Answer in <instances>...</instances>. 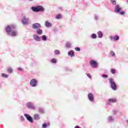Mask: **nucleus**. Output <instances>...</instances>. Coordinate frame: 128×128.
Listing matches in <instances>:
<instances>
[{
    "label": "nucleus",
    "mask_w": 128,
    "mask_h": 128,
    "mask_svg": "<svg viewBox=\"0 0 128 128\" xmlns=\"http://www.w3.org/2000/svg\"><path fill=\"white\" fill-rule=\"evenodd\" d=\"M40 114H35L34 115V120H40Z\"/></svg>",
    "instance_id": "obj_18"
},
{
    "label": "nucleus",
    "mask_w": 128,
    "mask_h": 128,
    "mask_svg": "<svg viewBox=\"0 0 128 128\" xmlns=\"http://www.w3.org/2000/svg\"><path fill=\"white\" fill-rule=\"evenodd\" d=\"M42 28V25L40 24V23H35L32 24V28L33 30H38V28Z\"/></svg>",
    "instance_id": "obj_9"
},
{
    "label": "nucleus",
    "mask_w": 128,
    "mask_h": 128,
    "mask_svg": "<svg viewBox=\"0 0 128 128\" xmlns=\"http://www.w3.org/2000/svg\"><path fill=\"white\" fill-rule=\"evenodd\" d=\"M75 50H76V52H80V48L78 47L75 48Z\"/></svg>",
    "instance_id": "obj_33"
},
{
    "label": "nucleus",
    "mask_w": 128,
    "mask_h": 128,
    "mask_svg": "<svg viewBox=\"0 0 128 128\" xmlns=\"http://www.w3.org/2000/svg\"><path fill=\"white\" fill-rule=\"evenodd\" d=\"M45 26L47 28H50V26H52V24L48 22H45Z\"/></svg>",
    "instance_id": "obj_21"
},
{
    "label": "nucleus",
    "mask_w": 128,
    "mask_h": 128,
    "mask_svg": "<svg viewBox=\"0 0 128 128\" xmlns=\"http://www.w3.org/2000/svg\"><path fill=\"white\" fill-rule=\"evenodd\" d=\"M88 98L90 100V102H94V96H92V93H90L88 94Z\"/></svg>",
    "instance_id": "obj_15"
},
{
    "label": "nucleus",
    "mask_w": 128,
    "mask_h": 128,
    "mask_svg": "<svg viewBox=\"0 0 128 128\" xmlns=\"http://www.w3.org/2000/svg\"><path fill=\"white\" fill-rule=\"evenodd\" d=\"M100 44H102V43H100Z\"/></svg>",
    "instance_id": "obj_43"
},
{
    "label": "nucleus",
    "mask_w": 128,
    "mask_h": 128,
    "mask_svg": "<svg viewBox=\"0 0 128 128\" xmlns=\"http://www.w3.org/2000/svg\"><path fill=\"white\" fill-rule=\"evenodd\" d=\"M102 78H108V75L104 74L102 76Z\"/></svg>",
    "instance_id": "obj_35"
},
{
    "label": "nucleus",
    "mask_w": 128,
    "mask_h": 128,
    "mask_svg": "<svg viewBox=\"0 0 128 128\" xmlns=\"http://www.w3.org/2000/svg\"><path fill=\"white\" fill-rule=\"evenodd\" d=\"M48 126V124H46V123H44L42 126V127L43 128H46V127Z\"/></svg>",
    "instance_id": "obj_34"
},
{
    "label": "nucleus",
    "mask_w": 128,
    "mask_h": 128,
    "mask_svg": "<svg viewBox=\"0 0 128 128\" xmlns=\"http://www.w3.org/2000/svg\"><path fill=\"white\" fill-rule=\"evenodd\" d=\"M107 120L108 122H114V116H110L107 118Z\"/></svg>",
    "instance_id": "obj_13"
},
{
    "label": "nucleus",
    "mask_w": 128,
    "mask_h": 128,
    "mask_svg": "<svg viewBox=\"0 0 128 128\" xmlns=\"http://www.w3.org/2000/svg\"><path fill=\"white\" fill-rule=\"evenodd\" d=\"M66 47H67L68 48H72V44H70V42H67L66 43Z\"/></svg>",
    "instance_id": "obj_24"
},
{
    "label": "nucleus",
    "mask_w": 128,
    "mask_h": 128,
    "mask_svg": "<svg viewBox=\"0 0 128 128\" xmlns=\"http://www.w3.org/2000/svg\"><path fill=\"white\" fill-rule=\"evenodd\" d=\"M51 62H52V64H56V60L55 58H53L51 60Z\"/></svg>",
    "instance_id": "obj_31"
},
{
    "label": "nucleus",
    "mask_w": 128,
    "mask_h": 128,
    "mask_svg": "<svg viewBox=\"0 0 128 128\" xmlns=\"http://www.w3.org/2000/svg\"><path fill=\"white\" fill-rule=\"evenodd\" d=\"M112 112H113V114H116L118 112L116 110H113Z\"/></svg>",
    "instance_id": "obj_39"
},
{
    "label": "nucleus",
    "mask_w": 128,
    "mask_h": 128,
    "mask_svg": "<svg viewBox=\"0 0 128 128\" xmlns=\"http://www.w3.org/2000/svg\"><path fill=\"white\" fill-rule=\"evenodd\" d=\"M68 56L72 58L74 56V52L72 50H70L68 52Z\"/></svg>",
    "instance_id": "obj_19"
},
{
    "label": "nucleus",
    "mask_w": 128,
    "mask_h": 128,
    "mask_svg": "<svg viewBox=\"0 0 128 128\" xmlns=\"http://www.w3.org/2000/svg\"><path fill=\"white\" fill-rule=\"evenodd\" d=\"M33 38L34 40H36V42H40V40H42V38L38 34H34Z\"/></svg>",
    "instance_id": "obj_12"
},
{
    "label": "nucleus",
    "mask_w": 128,
    "mask_h": 128,
    "mask_svg": "<svg viewBox=\"0 0 128 128\" xmlns=\"http://www.w3.org/2000/svg\"><path fill=\"white\" fill-rule=\"evenodd\" d=\"M38 84V80H36L35 78H33L30 81V86H32V88H36V86H37Z\"/></svg>",
    "instance_id": "obj_6"
},
{
    "label": "nucleus",
    "mask_w": 128,
    "mask_h": 128,
    "mask_svg": "<svg viewBox=\"0 0 128 128\" xmlns=\"http://www.w3.org/2000/svg\"><path fill=\"white\" fill-rule=\"evenodd\" d=\"M31 10L35 12H44V8L42 6H32Z\"/></svg>",
    "instance_id": "obj_3"
},
{
    "label": "nucleus",
    "mask_w": 128,
    "mask_h": 128,
    "mask_svg": "<svg viewBox=\"0 0 128 128\" xmlns=\"http://www.w3.org/2000/svg\"><path fill=\"white\" fill-rule=\"evenodd\" d=\"M87 76H88V78H92V76H90V74H86Z\"/></svg>",
    "instance_id": "obj_38"
},
{
    "label": "nucleus",
    "mask_w": 128,
    "mask_h": 128,
    "mask_svg": "<svg viewBox=\"0 0 128 128\" xmlns=\"http://www.w3.org/2000/svg\"><path fill=\"white\" fill-rule=\"evenodd\" d=\"M2 78H8V75L4 73H2Z\"/></svg>",
    "instance_id": "obj_25"
},
{
    "label": "nucleus",
    "mask_w": 128,
    "mask_h": 128,
    "mask_svg": "<svg viewBox=\"0 0 128 128\" xmlns=\"http://www.w3.org/2000/svg\"><path fill=\"white\" fill-rule=\"evenodd\" d=\"M16 25L8 26L6 28L5 30L7 32L8 36H16L18 34V32L16 30Z\"/></svg>",
    "instance_id": "obj_1"
},
{
    "label": "nucleus",
    "mask_w": 128,
    "mask_h": 128,
    "mask_svg": "<svg viewBox=\"0 0 128 128\" xmlns=\"http://www.w3.org/2000/svg\"><path fill=\"white\" fill-rule=\"evenodd\" d=\"M111 72L112 74H116V70H114V69H112Z\"/></svg>",
    "instance_id": "obj_37"
},
{
    "label": "nucleus",
    "mask_w": 128,
    "mask_h": 128,
    "mask_svg": "<svg viewBox=\"0 0 128 128\" xmlns=\"http://www.w3.org/2000/svg\"><path fill=\"white\" fill-rule=\"evenodd\" d=\"M97 34L99 38H102V36H104V34H102V31H98L97 33Z\"/></svg>",
    "instance_id": "obj_17"
},
{
    "label": "nucleus",
    "mask_w": 128,
    "mask_h": 128,
    "mask_svg": "<svg viewBox=\"0 0 128 128\" xmlns=\"http://www.w3.org/2000/svg\"><path fill=\"white\" fill-rule=\"evenodd\" d=\"M60 54V52L59 51V50H54V54H55V56H58V54Z\"/></svg>",
    "instance_id": "obj_22"
},
{
    "label": "nucleus",
    "mask_w": 128,
    "mask_h": 128,
    "mask_svg": "<svg viewBox=\"0 0 128 128\" xmlns=\"http://www.w3.org/2000/svg\"><path fill=\"white\" fill-rule=\"evenodd\" d=\"M38 112L40 114H44V108L40 107L38 108Z\"/></svg>",
    "instance_id": "obj_20"
},
{
    "label": "nucleus",
    "mask_w": 128,
    "mask_h": 128,
    "mask_svg": "<svg viewBox=\"0 0 128 128\" xmlns=\"http://www.w3.org/2000/svg\"><path fill=\"white\" fill-rule=\"evenodd\" d=\"M109 82L110 84L111 88L113 90H116L118 89V87L116 86V84L114 82V79L112 78H108Z\"/></svg>",
    "instance_id": "obj_4"
},
{
    "label": "nucleus",
    "mask_w": 128,
    "mask_h": 128,
    "mask_svg": "<svg viewBox=\"0 0 128 128\" xmlns=\"http://www.w3.org/2000/svg\"><path fill=\"white\" fill-rule=\"evenodd\" d=\"M114 12L119 14H120L121 16H122L126 14V12L122 10V9L120 4H116L114 6Z\"/></svg>",
    "instance_id": "obj_2"
},
{
    "label": "nucleus",
    "mask_w": 128,
    "mask_h": 128,
    "mask_svg": "<svg viewBox=\"0 0 128 128\" xmlns=\"http://www.w3.org/2000/svg\"><path fill=\"white\" fill-rule=\"evenodd\" d=\"M110 40H120V36H118L116 35L114 37L113 36H110Z\"/></svg>",
    "instance_id": "obj_14"
},
{
    "label": "nucleus",
    "mask_w": 128,
    "mask_h": 128,
    "mask_svg": "<svg viewBox=\"0 0 128 128\" xmlns=\"http://www.w3.org/2000/svg\"><path fill=\"white\" fill-rule=\"evenodd\" d=\"M110 2L112 4L116 5V0H111Z\"/></svg>",
    "instance_id": "obj_27"
},
{
    "label": "nucleus",
    "mask_w": 128,
    "mask_h": 128,
    "mask_svg": "<svg viewBox=\"0 0 128 128\" xmlns=\"http://www.w3.org/2000/svg\"><path fill=\"white\" fill-rule=\"evenodd\" d=\"M30 0V1H32V0Z\"/></svg>",
    "instance_id": "obj_42"
},
{
    "label": "nucleus",
    "mask_w": 128,
    "mask_h": 128,
    "mask_svg": "<svg viewBox=\"0 0 128 128\" xmlns=\"http://www.w3.org/2000/svg\"><path fill=\"white\" fill-rule=\"evenodd\" d=\"M94 20H98V18H99V16L98 15H94Z\"/></svg>",
    "instance_id": "obj_30"
},
{
    "label": "nucleus",
    "mask_w": 128,
    "mask_h": 128,
    "mask_svg": "<svg viewBox=\"0 0 128 128\" xmlns=\"http://www.w3.org/2000/svg\"><path fill=\"white\" fill-rule=\"evenodd\" d=\"M22 22L24 26H27L30 24V18H27L26 16H24L22 20Z\"/></svg>",
    "instance_id": "obj_7"
},
{
    "label": "nucleus",
    "mask_w": 128,
    "mask_h": 128,
    "mask_svg": "<svg viewBox=\"0 0 128 128\" xmlns=\"http://www.w3.org/2000/svg\"><path fill=\"white\" fill-rule=\"evenodd\" d=\"M91 38H96V34H92V35H91Z\"/></svg>",
    "instance_id": "obj_29"
},
{
    "label": "nucleus",
    "mask_w": 128,
    "mask_h": 128,
    "mask_svg": "<svg viewBox=\"0 0 128 128\" xmlns=\"http://www.w3.org/2000/svg\"><path fill=\"white\" fill-rule=\"evenodd\" d=\"M7 70L8 72H9V74H12V69L10 68H8Z\"/></svg>",
    "instance_id": "obj_28"
},
{
    "label": "nucleus",
    "mask_w": 128,
    "mask_h": 128,
    "mask_svg": "<svg viewBox=\"0 0 128 128\" xmlns=\"http://www.w3.org/2000/svg\"><path fill=\"white\" fill-rule=\"evenodd\" d=\"M116 98H112L108 100V102H107L108 106H110V104L112 103L114 104V102H116Z\"/></svg>",
    "instance_id": "obj_11"
},
{
    "label": "nucleus",
    "mask_w": 128,
    "mask_h": 128,
    "mask_svg": "<svg viewBox=\"0 0 128 128\" xmlns=\"http://www.w3.org/2000/svg\"><path fill=\"white\" fill-rule=\"evenodd\" d=\"M56 20H60V18H62V15L60 14L56 15Z\"/></svg>",
    "instance_id": "obj_26"
},
{
    "label": "nucleus",
    "mask_w": 128,
    "mask_h": 128,
    "mask_svg": "<svg viewBox=\"0 0 128 128\" xmlns=\"http://www.w3.org/2000/svg\"><path fill=\"white\" fill-rule=\"evenodd\" d=\"M26 107L28 108H30L31 110H36V106H34V103L32 102H28L26 104Z\"/></svg>",
    "instance_id": "obj_5"
},
{
    "label": "nucleus",
    "mask_w": 128,
    "mask_h": 128,
    "mask_svg": "<svg viewBox=\"0 0 128 128\" xmlns=\"http://www.w3.org/2000/svg\"><path fill=\"white\" fill-rule=\"evenodd\" d=\"M24 116H25V118H26L28 122H34V120L30 116L28 115V114H24Z\"/></svg>",
    "instance_id": "obj_10"
},
{
    "label": "nucleus",
    "mask_w": 128,
    "mask_h": 128,
    "mask_svg": "<svg viewBox=\"0 0 128 128\" xmlns=\"http://www.w3.org/2000/svg\"><path fill=\"white\" fill-rule=\"evenodd\" d=\"M20 120L22 122H24V118L23 116H20Z\"/></svg>",
    "instance_id": "obj_36"
},
{
    "label": "nucleus",
    "mask_w": 128,
    "mask_h": 128,
    "mask_svg": "<svg viewBox=\"0 0 128 128\" xmlns=\"http://www.w3.org/2000/svg\"><path fill=\"white\" fill-rule=\"evenodd\" d=\"M110 56H116V54L114 53V52L113 51H112L110 52Z\"/></svg>",
    "instance_id": "obj_32"
},
{
    "label": "nucleus",
    "mask_w": 128,
    "mask_h": 128,
    "mask_svg": "<svg viewBox=\"0 0 128 128\" xmlns=\"http://www.w3.org/2000/svg\"><path fill=\"white\" fill-rule=\"evenodd\" d=\"M42 40H44V42L46 41V40H48V38H46V35L42 36Z\"/></svg>",
    "instance_id": "obj_23"
},
{
    "label": "nucleus",
    "mask_w": 128,
    "mask_h": 128,
    "mask_svg": "<svg viewBox=\"0 0 128 128\" xmlns=\"http://www.w3.org/2000/svg\"><path fill=\"white\" fill-rule=\"evenodd\" d=\"M18 70H22V69L20 68H18Z\"/></svg>",
    "instance_id": "obj_40"
},
{
    "label": "nucleus",
    "mask_w": 128,
    "mask_h": 128,
    "mask_svg": "<svg viewBox=\"0 0 128 128\" xmlns=\"http://www.w3.org/2000/svg\"><path fill=\"white\" fill-rule=\"evenodd\" d=\"M68 70V68H66V70Z\"/></svg>",
    "instance_id": "obj_41"
},
{
    "label": "nucleus",
    "mask_w": 128,
    "mask_h": 128,
    "mask_svg": "<svg viewBox=\"0 0 128 128\" xmlns=\"http://www.w3.org/2000/svg\"><path fill=\"white\" fill-rule=\"evenodd\" d=\"M90 66H91L92 68H98V62H96L95 60H91L90 62Z\"/></svg>",
    "instance_id": "obj_8"
},
{
    "label": "nucleus",
    "mask_w": 128,
    "mask_h": 128,
    "mask_svg": "<svg viewBox=\"0 0 128 128\" xmlns=\"http://www.w3.org/2000/svg\"><path fill=\"white\" fill-rule=\"evenodd\" d=\"M42 30L40 28H38L36 30V34L38 36H42Z\"/></svg>",
    "instance_id": "obj_16"
}]
</instances>
